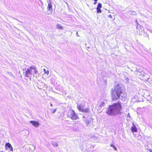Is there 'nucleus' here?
I'll return each instance as SVG.
<instances>
[{
	"mask_svg": "<svg viewBox=\"0 0 152 152\" xmlns=\"http://www.w3.org/2000/svg\"><path fill=\"white\" fill-rule=\"evenodd\" d=\"M121 106L119 102L114 103L110 106L109 108L107 109L106 113L109 115H115L121 113Z\"/></svg>",
	"mask_w": 152,
	"mask_h": 152,
	"instance_id": "1",
	"label": "nucleus"
},
{
	"mask_svg": "<svg viewBox=\"0 0 152 152\" xmlns=\"http://www.w3.org/2000/svg\"><path fill=\"white\" fill-rule=\"evenodd\" d=\"M122 87V85L118 84L115 87L114 90H112V96L113 100H115L119 99L120 94L123 92Z\"/></svg>",
	"mask_w": 152,
	"mask_h": 152,
	"instance_id": "2",
	"label": "nucleus"
},
{
	"mask_svg": "<svg viewBox=\"0 0 152 152\" xmlns=\"http://www.w3.org/2000/svg\"><path fill=\"white\" fill-rule=\"evenodd\" d=\"M67 116L72 120H76L78 118V116L72 110H70L67 113Z\"/></svg>",
	"mask_w": 152,
	"mask_h": 152,
	"instance_id": "3",
	"label": "nucleus"
},
{
	"mask_svg": "<svg viewBox=\"0 0 152 152\" xmlns=\"http://www.w3.org/2000/svg\"><path fill=\"white\" fill-rule=\"evenodd\" d=\"M48 5L47 7V10L48 11V13L49 15H51L53 11L52 9V1L51 0H47Z\"/></svg>",
	"mask_w": 152,
	"mask_h": 152,
	"instance_id": "4",
	"label": "nucleus"
},
{
	"mask_svg": "<svg viewBox=\"0 0 152 152\" xmlns=\"http://www.w3.org/2000/svg\"><path fill=\"white\" fill-rule=\"evenodd\" d=\"M77 107L78 110L82 112L88 113L89 111V109L88 108L83 109L84 106L83 105H78Z\"/></svg>",
	"mask_w": 152,
	"mask_h": 152,
	"instance_id": "5",
	"label": "nucleus"
},
{
	"mask_svg": "<svg viewBox=\"0 0 152 152\" xmlns=\"http://www.w3.org/2000/svg\"><path fill=\"white\" fill-rule=\"evenodd\" d=\"M127 95L125 92H122L119 98L121 99L123 101H125L126 99Z\"/></svg>",
	"mask_w": 152,
	"mask_h": 152,
	"instance_id": "6",
	"label": "nucleus"
},
{
	"mask_svg": "<svg viewBox=\"0 0 152 152\" xmlns=\"http://www.w3.org/2000/svg\"><path fill=\"white\" fill-rule=\"evenodd\" d=\"M30 69H27L25 72V76L26 77L30 76L31 75H32Z\"/></svg>",
	"mask_w": 152,
	"mask_h": 152,
	"instance_id": "7",
	"label": "nucleus"
},
{
	"mask_svg": "<svg viewBox=\"0 0 152 152\" xmlns=\"http://www.w3.org/2000/svg\"><path fill=\"white\" fill-rule=\"evenodd\" d=\"M29 69L32 74L36 73L37 72V69L35 66H31L29 68Z\"/></svg>",
	"mask_w": 152,
	"mask_h": 152,
	"instance_id": "8",
	"label": "nucleus"
},
{
	"mask_svg": "<svg viewBox=\"0 0 152 152\" xmlns=\"http://www.w3.org/2000/svg\"><path fill=\"white\" fill-rule=\"evenodd\" d=\"M30 123L32 124L34 126L38 127L39 126V124L37 121H30Z\"/></svg>",
	"mask_w": 152,
	"mask_h": 152,
	"instance_id": "9",
	"label": "nucleus"
},
{
	"mask_svg": "<svg viewBox=\"0 0 152 152\" xmlns=\"http://www.w3.org/2000/svg\"><path fill=\"white\" fill-rule=\"evenodd\" d=\"M5 145L6 148H7V147L8 148H9L10 149V150L11 151H13V148L10 143L9 142H7L6 143Z\"/></svg>",
	"mask_w": 152,
	"mask_h": 152,
	"instance_id": "10",
	"label": "nucleus"
},
{
	"mask_svg": "<svg viewBox=\"0 0 152 152\" xmlns=\"http://www.w3.org/2000/svg\"><path fill=\"white\" fill-rule=\"evenodd\" d=\"M133 126L131 128L132 131V132H137V129L134 125L133 123H132Z\"/></svg>",
	"mask_w": 152,
	"mask_h": 152,
	"instance_id": "11",
	"label": "nucleus"
},
{
	"mask_svg": "<svg viewBox=\"0 0 152 152\" xmlns=\"http://www.w3.org/2000/svg\"><path fill=\"white\" fill-rule=\"evenodd\" d=\"M128 14L129 15H134L136 14V12L134 11H130L128 12Z\"/></svg>",
	"mask_w": 152,
	"mask_h": 152,
	"instance_id": "12",
	"label": "nucleus"
},
{
	"mask_svg": "<svg viewBox=\"0 0 152 152\" xmlns=\"http://www.w3.org/2000/svg\"><path fill=\"white\" fill-rule=\"evenodd\" d=\"M99 106L100 107H103L105 103L103 101H100L99 102Z\"/></svg>",
	"mask_w": 152,
	"mask_h": 152,
	"instance_id": "13",
	"label": "nucleus"
},
{
	"mask_svg": "<svg viewBox=\"0 0 152 152\" xmlns=\"http://www.w3.org/2000/svg\"><path fill=\"white\" fill-rule=\"evenodd\" d=\"M51 144L53 145V146L54 147L58 146V143L57 142L55 141H52L51 142Z\"/></svg>",
	"mask_w": 152,
	"mask_h": 152,
	"instance_id": "14",
	"label": "nucleus"
},
{
	"mask_svg": "<svg viewBox=\"0 0 152 152\" xmlns=\"http://www.w3.org/2000/svg\"><path fill=\"white\" fill-rule=\"evenodd\" d=\"M56 27L58 29H63V27L61 25L59 24H58L56 25Z\"/></svg>",
	"mask_w": 152,
	"mask_h": 152,
	"instance_id": "15",
	"label": "nucleus"
},
{
	"mask_svg": "<svg viewBox=\"0 0 152 152\" xmlns=\"http://www.w3.org/2000/svg\"><path fill=\"white\" fill-rule=\"evenodd\" d=\"M126 81V83H129L130 81L129 78L128 77H126L125 78Z\"/></svg>",
	"mask_w": 152,
	"mask_h": 152,
	"instance_id": "16",
	"label": "nucleus"
},
{
	"mask_svg": "<svg viewBox=\"0 0 152 152\" xmlns=\"http://www.w3.org/2000/svg\"><path fill=\"white\" fill-rule=\"evenodd\" d=\"M43 71L44 72V73L46 74L47 75H48L49 73V72L48 71H46L45 69H43Z\"/></svg>",
	"mask_w": 152,
	"mask_h": 152,
	"instance_id": "17",
	"label": "nucleus"
},
{
	"mask_svg": "<svg viewBox=\"0 0 152 152\" xmlns=\"http://www.w3.org/2000/svg\"><path fill=\"white\" fill-rule=\"evenodd\" d=\"M110 146L112 147H113L115 150H116V151H117V148L115 147V146L114 145H113V144H111L110 145Z\"/></svg>",
	"mask_w": 152,
	"mask_h": 152,
	"instance_id": "18",
	"label": "nucleus"
},
{
	"mask_svg": "<svg viewBox=\"0 0 152 152\" xmlns=\"http://www.w3.org/2000/svg\"><path fill=\"white\" fill-rule=\"evenodd\" d=\"M96 9H97V12L98 13L101 12L102 11L100 9V8H96Z\"/></svg>",
	"mask_w": 152,
	"mask_h": 152,
	"instance_id": "19",
	"label": "nucleus"
},
{
	"mask_svg": "<svg viewBox=\"0 0 152 152\" xmlns=\"http://www.w3.org/2000/svg\"><path fill=\"white\" fill-rule=\"evenodd\" d=\"M102 7V4L100 3L98 4L97 8H101Z\"/></svg>",
	"mask_w": 152,
	"mask_h": 152,
	"instance_id": "20",
	"label": "nucleus"
},
{
	"mask_svg": "<svg viewBox=\"0 0 152 152\" xmlns=\"http://www.w3.org/2000/svg\"><path fill=\"white\" fill-rule=\"evenodd\" d=\"M86 124L87 126H88V124H89L90 123V122L89 121H88V120L86 121Z\"/></svg>",
	"mask_w": 152,
	"mask_h": 152,
	"instance_id": "21",
	"label": "nucleus"
},
{
	"mask_svg": "<svg viewBox=\"0 0 152 152\" xmlns=\"http://www.w3.org/2000/svg\"><path fill=\"white\" fill-rule=\"evenodd\" d=\"M11 77H13V78H14L15 77V76L14 75H13L12 74H11Z\"/></svg>",
	"mask_w": 152,
	"mask_h": 152,
	"instance_id": "22",
	"label": "nucleus"
},
{
	"mask_svg": "<svg viewBox=\"0 0 152 152\" xmlns=\"http://www.w3.org/2000/svg\"><path fill=\"white\" fill-rule=\"evenodd\" d=\"M127 118H128V117H129V118L130 117V116L129 115V114L128 115H127Z\"/></svg>",
	"mask_w": 152,
	"mask_h": 152,
	"instance_id": "23",
	"label": "nucleus"
},
{
	"mask_svg": "<svg viewBox=\"0 0 152 152\" xmlns=\"http://www.w3.org/2000/svg\"><path fill=\"white\" fill-rule=\"evenodd\" d=\"M56 111V110H53V113H54Z\"/></svg>",
	"mask_w": 152,
	"mask_h": 152,
	"instance_id": "24",
	"label": "nucleus"
},
{
	"mask_svg": "<svg viewBox=\"0 0 152 152\" xmlns=\"http://www.w3.org/2000/svg\"><path fill=\"white\" fill-rule=\"evenodd\" d=\"M109 16L110 18H112V16L111 15H110Z\"/></svg>",
	"mask_w": 152,
	"mask_h": 152,
	"instance_id": "25",
	"label": "nucleus"
},
{
	"mask_svg": "<svg viewBox=\"0 0 152 152\" xmlns=\"http://www.w3.org/2000/svg\"><path fill=\"white\" fill-rule=\"evenodd\" d=\"M149 151L150 152H152V149L149 150Z\"/></svg>",
	"mask_w": 152,
	"mask_h": 152,
	"instance_id": "26",
	"label": "nucleus"
},
{
	"mask_svg": "<svg viewBox=\"0 0 152 152\" xmlns=\"http://www.w3.org/2000/svg\"><path fill=\"white\" fill-rule=\"evenodd\" d=\"M77 36H78L79 37V35H78V32H77Z\"/></svg>",
	"mask_w": 152,
	"mask_h": 152,
	"instance_id": "27",
	"label": "nucleus"
},
{
	"mask_svg": "<svg viewBox=\"0 0 152 152\" xmlns=\"http://www.w3.org/2000/svg\"><path fill=\"white\" fill-rule=\"evenodd\" d=\"M96 2L95 1V2L94 3V4H96Z\"/></svg>",
	"mask_w": 152,
	"mask_h": 152,
	"instance_id": "28",
	"label": "nucleus"
},
{
	"mask_svg": "<svg viewBox=\"0 0 152 152\" xmlns=\"http://www.w3.org/2000/svg\"><path fill=\"white\" fill-rule=\"evenodd\" d=\"M50 105L51 106V107L53 106V104H52L50 103Z\"/></svg>",
	"mask_w": 152,
	"mask_h": 152,
	"instance_id": "29",
	"label": "nucleus"
},
{
	"mask_svg": "<svg viewBox=\"0 0 152 152\" xmlns=\"http://www.w3.org/2000/svg\"><path fill=\"white\" fill-rule=\"evenodd\" d=\"M95 2H96L98 0H94Z\"/></svg>",
	"mask_w": 152,
	"mask_h": 152,
	"instance_id": "30",
	"label": "nucleus"
}]
</instances>
